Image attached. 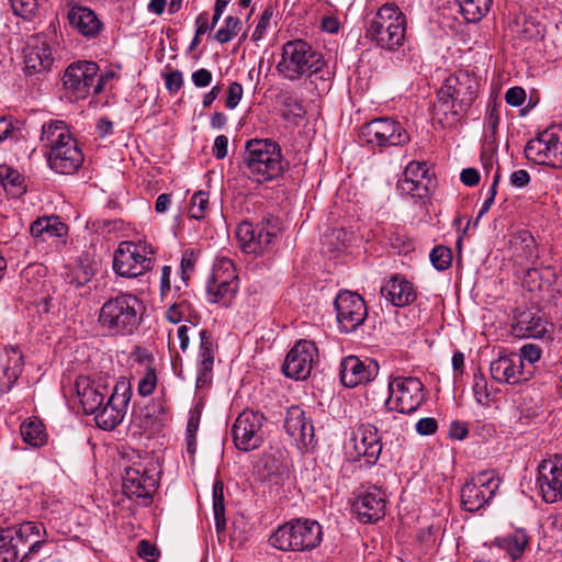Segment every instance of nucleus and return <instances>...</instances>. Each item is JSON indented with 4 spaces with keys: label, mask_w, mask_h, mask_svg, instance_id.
<instances>
[{
    "label": "nucleus",
    "mask_w": 562,
    "mask_h": 562,
    "mask_svg": "<svg viewBox=\"0 0 562 562\" xmlns=\"http://www.w3.org/2000/svg\"><path fill=\"white\" fill-rule=\"evenodd\" d=\"M479 87V78L469 70L461 69L446 78L434 103L439 122L446 127H453L474 103Z\"/></svg>",
    "instance_id": "f257e3e1"
},
{
    "label": "nucleus",
    "mask_w": 562,
    "mask_h": 562,
    "mask_svg": "<svg viewBox=\"0 0 562 562\" xmlns=\"http://www.w3.org/2000/svg\"><path fill=\"white\" fill-rule=\"evenodd\" d=\"M40 140L47 149L48 167L59 175H74L83 164V153L66 122L50 120L42 126Z\"/></svg>",
    "instance_id": "f03ea898"
},
{
    "label": "nucleus",
    "mask_w": 562,
    "mask_h": 562,
    "mask_svg": "<svg viewBox=\"0 0 562 562\" xmlns=\"http://www.w3.org/2000/svg\"><path fill=\"white\" fill-rule=\"evenodd\" d=\"M243 161L247 177L259 184L281 178L288 166L280 145L269 138L247 140Z\"/></svg>",
    "instance_id": "7ed1b4c3"
},
{
    "label": "nucleus",
    "mask_w": 562,
    "mask_h": 562,
    "mask_svg": "<svg viewBox=\"0 0 562 562\" xmlns=\"http://www.w3.org/2000/svg\"><path fill=\"white\" fill-rule=\"evenodd\" d=\"M48 542L42 522L24 521L0 529V562H24Z\"/></svg>",
    "instance_id": "20e7f679"
},
{
    "label": "nucleus",
    "mask_w": 562,
    "mask_h": 562,
    "mask_svg": "<svg viewBox=\"0 0 562 562\" xmlns=\"http://www.w3.org/2000/svg\"><path fill=\"white\" fill-rule=\"evenodd\" d=\"M143 310V303L136 295L120 293L103 303L98 321L112 336H130L138 329Z\"/></svg>",
    "instance_id": "39448f33"
},
{
    "label": "nucleus",
    "mask_w": 562,
    "mask_h": 562,
    "mask_svg": "<svg viewBox=\"0 0 562 562\" xmlns=\"http://www.w3.org/2000/svg\"><path fill=\"white\" fill-rule=\"evenodd\" d=\"M407 21L395 3L383 4L368 23L366 36L378 47L396 50L403 46Z\"/></svg>",
    "instance_id": "423d86ee"
},
{
    "label": "nucleus",
    "mask_w": 562,
    "mask_h": 562,
    "mask_svg": "<svg viewBox=\"0 0 562 562\" xmlns=\"http://www.w3.org/2000/svg\"><path fill=\"white\" fill-rule=\"evenodd\" d=\"M324 64L322 55L307 42L294 40L283 45L277 70L284 79L295 81L321 71Z\"/></svg>",
    "instance_id": "0eeeda50"
},
{
    "label": "nucleus",
    "mask_w": 562,
    "mask_h": 562,
    "mask_svg": "<svg viewBox=\"0 0 562 562\" xmlns=\"http://www.w3.org/2000/svg\"><path fill=\"white\" fill-rule=\"evenodd\" d=\"M322 539L323 529L316 520L299 518L280 526L270 537V543L281 551H311Z\"/></svg>",
    "instance_id": "6e6552de"
},
{
    "label": "nucleus",
    "mask_w": 562,
    "mask_h": 562,
    "mask_svg": "<svg viewBox=\"0 0 562 562\" xmlns=\"http://www.w3.org/2000/svg\"><path fill=\"white\" fill-rule=\"evenodd\" d=\"M99 66L94 61L80 60L69 65L63 76V86L76 99H86L90 94L98 95L112 74L99 75Z\"/></svg>",
    "instance_id": "1a4fd4ad"
},
{
    "label": "nucleus",
    "mask_w": 562,
    "mask_h": 562,
    "mask_svg": "<svg viewBox=\"0 0 562 562\" xmlns=\"http://www.w3.org/2000/svg\"><path fill=\"white\" fill-rule=\"evenodd\" d=\"M359 137L372 149L382 151L390 147L404 146L409 143L411 136L401 122L381 116L364 123L360 128Z\"/></svg>",
    "instance_id": "9d476101"
},
{
    "label": "nucleus",
    "mask_w": 562,
    "mask_h": 562,
    "mask_svg": "<svg viewBox=\"0 0 562 562\" xmlns=\"http://www.w3.org/2000/svg\"><path fill=\"white\" fill-rule=\"evenodd\" d=\"M151 247L131 240L121 241L114 251L113 269L123 278H136L151 269Z\"/></svg>",
    "instance_id": "9b49d317"
},
{
    "label": "nucleus",
    "mask_w": 562,
    "mask_h": 562,
    "mask_svg": "<svg viewBox=\"0 0 562 562\" xmlns=\"http://www.w3.org/2000/svg\"><path fill=\"white\" fill-rule=\"evenodd\" d=\"M502 480L495 471H482L471 477L461 488V505L474 513L485 507L494 498Z\"/></svg>",
    "instance_id": "f8f14e48"
},
{
    "label": "nucleus",
    "mask_w": 562,
    "mask_h": 562,
    "mask_svg": "<svg viewBox=\"0 0 562 562\" xmlns=\"http://www.w3.org/2000/svg\"><path fill=\"white\" fill-rule=\"evenodd\" d=\"M132 396L130 382L122 380L115 383L112 392L105 398L100 408L92 413L95 424L103 430H112L120 425L126 414Z\"/></svg>",
    "instance_id": "ddd939ff"
},
{
    "label": "nucleus",
    "mask_w": 562,
    "mask_h": 562,
    "mask_svg": "<svg viewBox=\"0 0 562 562\" xmlns=\"http://www.w3.org/2000/svg\"><path fill=\"white\" fill-rule=\"evenodd\" d=\"M262 413L244 409L232 426L234 443L238 450L251 451L258 449L265 440Z\"/></svg>",
    "instance_id": "4468645a"
},
{
    "label": "nucleus",
    "mask_w": 562,
    "mask_h": 562,
    "mask_svg": "<svg viewBox=\"0 0 562 562\" xmlns=\"http://www.w3.org/2000/svg\"><path fill=\"white\" fill-rule=\"evenodd\" d=\"M392 398V408L400 414L411 415L425 401L424 384L418 378L396 376L389 383V397L386 400Z\"/></svg>",
    "instance_id": "2eb2a0df"
},
{
    "label": "nucleus",
    "mask_w": 562,
    "mask_h": 562,
    "mask_svg": "<svg viewBox=\"0 0 562 562\" xmlns=\"http://www.w3.org/2000/svg\"><path fill=\"white\" fill-rule=\"evenodd\" d=\"M157 486L158 471L153 463L138 462L125 469L122 487L127 497L151 499Z\"/></svg>",
    "instance_id": "dca6fc26"
},
{
    "label": "nucleus",
    "mask_w": 562,
    "mask_h": 562,
    "mask_svg": "<svg viewBox=\"0 0 562 562\" xmlns=\"http://www.w3.org/2000/svg\"><path fill=\"white\" fill-rule=\"evenodd\" d=\"M334 304L338 327L341 333L355 331L363 324L368 316L366 302L358 293L341 291Z\"/></svg>",
    "instance_id": "f3484780"
},
{
    "label": "nucleus",
    "mask_w": 562,
    "mask_h": 562,
    "mask_svg": "<svg viewBox=\"0 0 562 562\" xmlns=\"http://www.w3.org/2000/svg\"><path fill=\"white\" fill-rule=\"evenodd\" d=\"M318 349L314 341L301 339L288 352L282 370L291 379L305 380L310 376Z\"/></svg>",
    "instance_id": "a211bd4d"
},
{
    "label": "nucleus",
    "mask_w": 562,
    "mask_h": 562,
    "mask_svg": "<svg viewBox=\"0 0 562 562\" xmlns=\"http://www.w3.org/2000/svg\"><path fill=\"white\" fill-rule=\"evenodd\" d=\"M537 485L546 503L552 504L562 499V462L560 459L541 461L538 465Z\"/></svg>",
    "instance_id": "6ab92c4d"
},
{
    "label": "nucleus",
    "mask_w": 562,
    "mask_h": 562,
    "mask_svg": "<svg viewBox=\"0 0 562 562\" xmlns=\"http://www.w3.org/2000/svg\"><path fill=\"white\" fill-rule=\"evenodd\" d=\"M75 389L83 412L87 415L95 413L112 392L102 379H90L80 375L76 379Z\"/></svg>",
    "instance_id": "aec40b11"
},
{
    "label": "nucleus",
    "mask_w": 562,
    "mask_h": 562,
    "mask_svg": "<svg viewBox=\"0 0 562 562\" xmlns=\"http://www.w3.org/2000/svg\"><path fill=\"white\" fill-rule=\"evenodd\" d=\"M352 508L361 522H376L385 516L386 494L380 487L371 486L359 495Z\"/></svg>",
    "instance_id": "412c9836"
},
{
    "label": "nucleus",
    "mask_w": 562,
    "mask_h": 562,
    "mask_svg": "<svg viewBox=\"0 0 562 562\" xmlns=\"http://www.w3.org/2000/svg\"><path fill=\"white\" fill-rule=\"evenodd\" d=\"M379 366L372 360H361L357 356H348L340 362L339 376L346 387H356L359 384L373 380Z\"/></svg>",
    "instance_id": "4be33fe9"
},
{
    "label": "nucleus",
    "mask_w": 562,
    "mask_h": 562,
    "mask_svg": "<svg viewBox=\"0 0 562 562\" xmlns=\"http://www.w3.org/2000/svg\"><path fill=\"white\" fill-rule=\"evenodd\" d=\"M54 64L52 47L42 36L32 37L24 48V70L26 75L48 72Z\"/></svg>",
    "instance_id": "5701e85b"
},
{
    "label": "nucleus",
    "mask_w": 562,
    "mask_h": 562,
    "mask_svg": "<svg viewBox=\"0 0 562 562\" xmlns=\"http://www.w3.org/2000/svg\"><path fill=\"white\" fill-rule=\"evenodd\" d=\"M200 346L196 357L198 376L196 387L203 389L212 382L214 359L217 351V345L213 339L211 331L202 329L199 333Z\"/></svg>",
    "instance_id": "b1692460"
},
{
    "label": "nucleus",
    "mask_w": 562,
    "mask_h": 562,
    "mask_svg": "<svg viewBox=\"0 0 562 562\" xmlns=\"http://www.w3.org/2000/svg\"><path fill=\"white\" fill-rule=\"evenodd\" d=\"M236 236L244 252L260 254L270 245L276 235L262 227H255L251 223L243 222L237 227Z\"/></svg>",
    "instance_id": "393cba45"
},
{
    "label": "nucleus",
    "mask_w": 562,
    "mask_h": 562,
    "mask_svg": "<svg viewBox=\"0 0 562 562\" xmlns=\"http://www.w3.org/2000/svg\"><path fill=\"white\" fill-rule=\"evenodd\" d=\"M23 355L18 347H5L0 352V392L8 393L23 370Z\"/></svg>",
    "instance_id": "a878e982"
},
{
    "label": "nucleus",
    "mask_w": 562,
    "mask_h": 562,
    "mask_svg": "<svg viewBox=\"0 0 562 562\" xmlns=\"http://www.w3.org/2000/svg\"><path fill=\"white\" fill-rule=\"evenodd\" d=\"M492 378L501 383L518 384L528 380L524 373L522 359L518 355L498 357L491 362Z\"/></svg>",
    "instance_id": "bb28decb"
},
{
    "label": "nucleus",
    "mask_w": 562,
    "mask_h": 562,
    "mask_svg": "<svg viewBox=\"0 0 562 562\" xmlns=\"http://www.w3.org/2000/svg\"><path fill=\"white\" fill-rule=\"evenodd\" d=\"M381 295L393 306L404 307L416 300V291L412 282L400 274L392 276L380 289Z\"/></svg>",
    "instance_id": "cd10ccee"
},
{
    "label": "nucleus",
    "mask_w": 562,
    "mask_h": 562,
    "mask_svg": "<svg viewBox=\"0 0 562 562\" xmlns=\"http://www.w3.org/2000/svg\"><path fill=\"white\" fill-rule=\"evenodd\" d=\"M133 426H137L140 431H156L168 419V409L164 401L153 400L137 413L132 415Z\"/></svg>",
    "instance_id": "c85d7f7f"
},
{
    "label": "nucleus",
    "mask_w": 562,
    "mask_h": 562,
    "mask_svg": "<svg viewBox=\"0 0 562 562\" xmlns=\"http://www.w3.org/2000/svg\"><path fill=\"white\" fill-rule=\"evenodd\" d=\"M69 24L87 38H94L102 30V22L94 11L83 5H74L68 11Z\"/></svg>",
    "instance_id": "c756f323"
},
{
    "label": "nucleus",
    "mask_w": 562,
    "mask_h": 562,
    "mask_svg": "<svg viewBox=\"0 0 562 562\" xmlns=\"http://www.w3.org/2000/svg\"><path fill=\"white\" fill-rule=\"evenodd\" d=\"M358 437L360 442L356 443V449L367 458L368 464H374L382 451L378 426L360 424L355 430V439Z\"/></svg>",
    "instance_id": "7c9ffc66"
},
{
    "label": "nucleus",
    "mask_w": 562,
    "mask_h": 562,
    "mask_svg": "<svg viewBox=\"0 0 562 562\" xmlns=\"http://www.w3.org/2000/svg\"><path fill=\"white\" fill-rule=\"evenodd\" d=\"M284 429L295 441L306 445L314 436V427L307 420L300 406H291L286 411Z\"/></svg>",
    "instance_id": "2f4dec72"
},
{
    "label": "nucleus",
    "mask_w": 562,
    "mask_h": 562,
    "mask_svg": "<svg viewBox=\"0 0 562 562\" xmlns=\"http://www.w3.org/2000/svg\"><path fill=\"white\" fill-rule=\"evenodd\" d=\"M512 333L519 338H542L547 329L544 321L537 313L521 311L515 314Z\"/></svg>",
    "instance_id": "473e14b6"
},
{
    "label": "nucleus",
    "mask_w": 562,
    "mask_h": 562,
    "mask_svg": "<svg viewBox=\"0 0 562 562\" xmlns=\"http://www.w3.org/2000/svg\"><path fill=\"white\" fill-rule=\"evenodd\" d=\"M30 233L34 238L46 241L53 237L66 236L68 226L58 216H43L32 222Z\"/></svg>",
    "instance_id": "72a5a7b5"
},
{
    "label": "nucleus",
    "mask_w": 562,
    "mask_h": 562,
    "mask_svg": "<svg viewBox=\"0 0 562 562\" xmlns=\"http://www.w3.org/2000/svg\"><path fill=\"white\" fill-rule=\"evenodd\" d=\"M529 544V537L524 529H517L505 537L494 540V546L504 550L513 561L520 559Z\"/></svg>",
    "instance_id": "f704fd0d"
},
{
    "label": "nucleus",
    "mask_w": 562,
    "mask_h": 562,
    "mask_svg": "<svg viewBox=\"0 0 562 562\" xmlns=\"http://www.w3.org/2000/svg\"><path fill=\"white\" fill-rule=\"evenodd\" d=\"M238 291V282L206 281L207 301L227 307Z\"/></svg>",
    "instance_id": "c9c22d12"
},
{
    "label": "nucleus",
    "mask_w": 562,
    "mask_h": 562,
    "mask_svg": "<svg viewBox=\"0 0 562 562\" xmlns=\"http://www.w3.org/2000/svg\"><path fill=\"white\" fill-rule=\"evenodd\" d=\"M516 256L521 258V263L533 265L539 258L538 245L528 231H520L514 239Z\"/></svg>",
    "instance_id": "e433bc0d"
},
{
    "label": "nucleus",
    "mask_w": 562,
    "mask_h": 562,
    "mask_svg": "<svg viewBox=\"0 0 562 562\" xmlns=\"http://www.w3.org/2000/svg\"><path fill=\"white\" fill-rule=\"evenodd\" d=\"M562 130L555 131L549 128L543 131V137H547L546 165L554 168L562 167Z\"/></svg>",
    "instance_id": "4c0bfd02"
},
{
    "label": "nucleus",
    "mask_w": 562,
    "mask_h": 562,
    "mask_svg": "<svg viewBox=\"0 0 562 562\" xmlns=\"http://www.w3.org/2000/svg\"><path fill=\"white\" fill-rule=\"evenodd\" d=\"M393 406V398L386 400L384 403V408L378 414L375 418V425L378 426V430L383 432H392L398 434L403 430V420L401 417L396 416L394 412H396Z\"/></svg>",
    "instance_id": "58836bf2"
},
{
    "label": "nucleus",
    "mask_w": 562,
    "mask_h": 562,
    "mask_svg": "<svg viewBox=\"0 0 562 562\" xmlns=\"http://www.w3.org/2000/svg\"><path fill=\"white\" fill-rule=\"evenodd\" d=\"M467 22L481 21L490 11L493 0H456Z\"/></svg>",
    "instance_id": "ea45409f"
},
{
    "label": "nucleus",
    "mask_w": 562,
    "mask_h": 562,
    "mask_svg": "<svg viewBox=\"0 0 562 562\" xmlns=\"http://www.w3.org/2000/svg\"><path fill=\"white\" fill-rule=\"evenodd\" d=\"M20 431L23 440L32 447L38 448L46 442L45 427L36 418L23 422Z\"/></svg>",
    "instance_id": "a19ab883"
},
{
    "label": "nucleus",
    "mask_w": 562,
    "mask_h": 562,
    "mask_svg": "<svg viewBox=\"0 0 562 562\" xmlns=\"http://www.w3.org/2000/svg\"><path fill=\"white\" fill-rule=\"evenodd\" d=\"M190 294L188 292L179 293L175 302L168 307L166 318L172 323L178 324L190 316L192 305L189 301Z\"/></svg>",
    "instance_id": "79ce46f5"
},
{
    "label": "nucleus",
    "mask_w": 562,
    "mask_h": 562,
    "mask_svg": "<svg viewBox=\"0 0 562 562\" xmlns=\"http://www.w3.org/2000/svg\"><path fill=\"white\" fill-rule=\"evenodd\" d=\"M214 282H238L236 269L233 260L227 257L218 258L212 269L209 279Z\"/></svg>",
    "instance_id": "37998d69"
},
{
    "label": "nucleus",
    "mask_w": 562,
    "mask_h": 562,
    "mask_svg": "<svg viewBox=\"0 0 562 562\" xmlns=\"http://www.w3.org/2000/svg\"><path fill=\"white\" fill-rule=\"evenodd\" d=\"M429 180H414L412 178H401L397 181V190L401 194L409 195L415 200H423L428 195Z\"/></svg>",
    "instance_id": "c03bdc74"
},
{
    "label": "nucleus",
    "mask_w": 562,
    "mask_h": 562,
    "mask_svg": "<svg viewBox=\"0 0 562 562\" xmlns=\"http://www.w3.org/2000/svg\"><path fill=\"white\" fill-rule=\"evenodd\" d=\"M4 178L2 187L13 199L21 198L26 192L25 179L18 170L8 166V172L4 173Z\"/></svg>",
    "instance_id": "a18cd8bd"
},
{
    "label": "nucleus",
    "mask_w": 562,
    "mask_h": 562,
    "mask_svg": "<svg viewBox=\"0 0 562 562\" xmlns=\"http://www.w3.org/2000/svg\"><path fill=\"white\" fill-rule=\"evenodd\" d=\"M547 137L543 132L539 133L535 139L529 140L525 146V155L529 160L546 165Z\"/></svg>",
    "instance_id": "49530a36"
},
{
    "label": "nucleus",
    "mask_w": 562,
    "mask_h": 562,
    "mask_svg": "<svg viewBox=\"0 0 562 562\" xmlns=\"http://www.w3.org/2000/svg\"><path fill=\"white\" fill-rule=\"evenodd\" d=\"M241 21L237 16H227L225 19V24L215 33V40L221 44L228 43L232 41L240 31Z\"/></svg>",
    "instance_id": "de8ad7c7"
},
{
    "label": "nucleus",
    "mask_w": 562,
    "mask_h": 562,
    "mask_svg": "<svg viewBox=\"0 0 562 562\" xmlns=\"http://www.w3.org/2000/svg\"><path fill=\"white\" fill-rule=\"evenodd\" d=\"M472 391L477 404L488 406L491 403V393L487 381L481 371L474 373Z\"/></svg>",
    "instance_id": "09e8293b"
},
{
    "label": "nucleus",
    "mask_w": 562,
    "mask_h": 562,
    "mask_svg": "<svg viewBox=\"0 0 562 562\" xmlns=\"http://www.w3.org/2000/svg\"><path fill=\"white\" fill-rule=\"evenodd\" d=\"M213 510L217 529L225 526V502L221 481H216L213 485Z\"/></svg>",
    "instance_id": "8fccbe9b"
},
{
    "label": "nucleus",
    "mask_w": 562,
    "mask_h": 562,
    "mask_svg": "<svg viewBox=\"0 0 562 562\" xmlns=\"http://www.w3.org/2000/svg\"><path fill=\"white\" fill-rule=\"evenodd\" d=\"M429 258L437 270L443 271L451 266L452 252L449 247L438 245L430 251Z\"/></svg>",
    "instance_id": "3c124183"
},
{
    "label": "nucleus",
    "mask_w": 562,
    "mask_h": 562,
    "mask_svg": "<svg viewBox=\"0 0 562 562\" xmlns=\"http://www.w3.org/2000/svg\"><path fill=\"white\" fill-rule=\"evenodd\" d=\"M209 207V193L205 191H199L193 194L190 205V216L194 220H202L206 215Z\"/></svg>",
    "instance_id": "603ef678"
},
{
    "label": "nucleus",
    "mask_w": 562,
    "mask_h": 562,
    "mask_svg": "<svg viewBox=\"0 0 562 562\" xmlns=\"http://www.w3.org/2000/svg\"><path fill=\"white\" fill-rule=\"evenodd\" d=\"M91 279V273L86 266L79 265L69 269L65 273V281L76 288L86 285Z\"/></svg>",
    "instance_id": "864d4df0"
},
{
    "label": "nucleus",
    "mask_w": 562,
    "mask_h": 562,
    "mask_svg": "<svg viewBox=\"0 0 562 562\" xmlns=\"http://www.w3.org/2000/svg\"><path fill=\"white\" fill-rule=\"evenodd\" d=\"M157 385L156 369L147 366L140 380L138 381L137 391L142 396L150 395Z\"/></svg>",
    "instance_id": "5fc2aeb1"
},
{
    "label": "nucleus",
    "mask_w": 562,
    "mask_h": 562,
    "mask_svg": "<svg viewBox=\"0 0 562 562\" xmlns=\"http://www.w3.org/2000/svg\"><path fill=\"white\" fill-rule=\"evenodd\" d=\"M499 180H501V172H499V168H497L496 172L493 176V182L486 192V198H485V200L477 213V216L475 218V222H474L475 225L479 223L480 218L484 214H486L490 211L491 206L494 204L495 196L497 194V187H498Z\"/></svg>",
    "instance_id": "6e6d98bb"
},
{
    "label": "nucleus",
    "mask_w": 562,
    "mask_h": 562,
    "mask_svg": "<svg viewBox=\"0 0 562 562\" xmlns=\"http://www.w3.org/2000/svg\"><path fill=\"white\" fill-rule=\"evenodd\" d=\"M282 105L285 109L283 113L285 120H290L291 117L302 119L306 113L302 101L290 94L283 98Z\"/></svg>",
    "instance_id": "4d7b16f0"
},
{
    "label": "nucleus",
    "mask_w": 562,
    "mask_h": 562,
    "mask_svg": "<svg viewBox=\"0 0 562 562\" xmlns=\"http://www.w3.org/2000/svg\"><path fill=\"white\" fill-rule=\"evenodd\" d=\"M38 7L37 0H11V8L15 15L31 19Z\"/></svg>",
    "instance_id": "13d9d810"
},
{
    "label": "nucleus",
    "mask_w": 562,
    "mask_h": 562,
    "mask_svg": "<svg viewBox=\"0 0 562 562\" xmlns=\"http://www.w3.org/2000/svg\"><path fill=\"white\" fill-rule=\"evenodd\" d=\"M273 13H274V5L268 4L265 8V10L256 25V29L251 35L252 41L257 42L263 36V34L269 25V22H270L271 18L273 16Z\"/></svg>",
    "instance_id": "bf43d9fd"
},
{
    "label": "nucleus",
    "mask_w": 562,
    "mask_h": 562,
    "mask_svg": "<svg viewBox=\"0 0 562 562\" xmlns=\"http://www.w3.org/2000/svg\"><path fill=\"white\" fill-rule=\"evenodd\" d=\"M137 554L142 559H146L150 562H156L160 555V551L155 544L148 540H140L137 544Z\"/></svg>",
    "instance_id": "052dcab7"
},
{
    "label": "nucleus",
    "mask_w": 562,
    "mask_h": 562,
    "mask_svg": "<svg viewBox=\"0 0 562 562\" xmlns=\"http://www.w3.org/2000/svg\"><path fill=\"white\" fill-rule=\"evenodd\" d=\"M243 93H244V89L239 82H237V81L231 82L228 86V89H227V98L225 101L226 108H228L231 110L235 109L238 105V103L240 102V100L243 98Z\"/></svg>",
    "instance_id": "680f3d73"
},
{
    "label": "nucleus",
    "mask_w": 562,
    "mask_h": 562,
    "mask_svg": "<svg viewBox=\"0 0 562 562\" xmlns=\"http://www.w3.org/2000/svg\"><path fill=\"white\" fill-rule=\"evenodd\" d=\"M427 168L425 164L411 161L405 168L402 178H412L416 180H428Z\"/></svg>",
    "instance_id": "e2e57ef3"
},
{
    "label": "nucleus",
    "mask_w": 562,
    "mask_h": 562,
    "mask_svg": "<svg viewBox=\"0 0 562 562\" xmlns=\"http://www.w3.org/2000/svg\"><path fill=\"white\" fill-rule=\"evenodd\" d=\"M164 78L166 89L170 93H177L183 86V76L178 69L167 72Z\"/></svg>",
    "instance_id": "0e129e2a"
},
{
    "label": "nucleus",
    "mask_w": 562,
    "mask_h": 562,
    "mask_svg": "<svg viewBox=\"0 0 562 562\" xmlns=\"http://www.w3.org/2000/svg\"><path fill=\"white\" fill-rule=\"evenodd\" d=\"M19 130L12 117L0 116V143L9 138H15Z\"/></svg>",
    "instance_id": "69168bd1"
},
{
    "label": "nucleus",
    "mask_w": 562,
    "mask_h": 562,
    "mask_svg": "<svg viewBox=\"0 0 562 562\" xmlns=\"http://www.w3.org/2000/svg\"><path fill=\"white\" fill-rule=\"evenodd\" d=\"M415 428L420 436H430L437 431L438 423L432 417H424L416 423Z\"/></svg>",
    "instance_id": "338daca9"
},
{
    "label": "nucleus",
    "mask_w": 562,
    "mask_h": 562,
    "mask_svg": "<svg viewBox=\"0 0 562 562\" xmlns=\"http://www.w3.org/2000/svg\"><path fill=\"white\" fill-rule=\"evenodd\" d=\"M505 100L510 106H520L526 100V91L521 87H512L506 91Z\"/></svg>",
    "instance_id": "774afa93"
}]
</instances>
